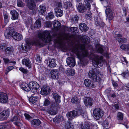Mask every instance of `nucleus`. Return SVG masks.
<instances>
[{
    "mask_svg": "<svg viewBox=\"0 0 129 129\" xmlns=\"http://www.w3.org/2000/svg\"><path fill=\"white\" fill-rule=\"evenodd\" d=\"M80 40L76 41L71 49V52L75 54L81 61L85 57H87L92 61V64L94 67L99 68L103 64L104 60L102 56L92 53L89 54L86 47L89 46L87 49L91 48V46L87 45L89 42V38L85 35L80 36Z\"/></svg>",
    "mask_w": 129,
    "mask_h": 129,
    "instance_id": "nucleus-1",
    "label": "nucleus"
},
{
    "mask_svg": "<svg viewBox=\"0 0 129 129\" xmlns=\"http://www.w3.org/2000/svg\"><path fill=\"white\" fill-rule=\"evenodd\" d=\"M38 36L39 39L43 42L47 43L52 40L54 43L59 47L64 45L67 41L66 38L64 37L60 34L55 36V38L53 39L50 35L49 31L48 30L39 32Z\"/></svg>",
    "mask_w": 129,
    "mask_h": 129,
    "instance_id": "nucleus-2",
    "label": "nucleus"
},
{
    "mask_svg": "<svg viewBox=\"0 0 129 129\" xmlns=\"http://www.w3.org/2000/svg\"><path fill=\"white\" fill-rule=\"evenodd\" d=\"M4 36L6 38L8 39L12 36L15 40L19 41L22 39V35L15 31L13 32L12 28L9 27L6 29L4 33Z\"/></svg>",
    "mask_w": 129,
    "mask_h": 129,
    "instance_id": "nucleus-3",
    "label": "nucleus"
},
{
    "mask_svg": "<svg viewBox=\"0 0 129 129\" xmlns=\"http://www.w3.org/2000/svg\"><path fill=\"white\" fill-rule=\"evenodd\" d=\"M89 77L94 82H98L100 84L103 81V75L96 73L93 70H90L88 73Z\"/></svg>",
    "mask_w": 129,
    "mask_h": 129,
    "instance_id": "nucleus-4",
    "label": "nucleus"
},
{
    "mask_svg": "<svg viewBox=\"0 0 129 129\" xmlns=\"http://www.w3.org/2000/svg\"><path fill=\"white\" fill-rule=\"evenodd\" d=\"M76 110H73L67 113L66 115L69 119L72 120L80 115H82V110L81 109Z\"/></svg>",
    "mask_w": 129,
    "mask_h": 129,
    "instance_id": "nucleus-5",
    "label": "nucleus"
},
{
    "mask_svg": "<svg viewBox=\"0 0 129 129\" xmlns=\"http://www.w3.org/2000/svg\"><path fill=\"white\" fill-rule=\"evenodd\" d=\"M29 86L31 92L34 93V94L38 95V93L37 92L40 87L39 84L37 82L33 81L29 83Z\"/></svg>",
    "mask_w": 129,
    "mask_h": 129,
    "instance_id": "nucleus-6",
    "label": "nucleus"
},
{
    "mask_svg": "<svg viewBox=\"0 0 129 129\" xmlns=\"http://www.w3.org/2000/svg\"><path fill=\"white\" fill-rule=\"evenodd\" d=\"M62 7V4L61 3L58 2L56 3L54 9L56 16L58 17H61L63 14V11L59 9Z\"/></svg>",
    "mask_w": 129,
    "mask_h": 129,
    "instance_id": "nucleus-7",
    "label": "nucleus"
},
{
    "mask_svg": "<svg viewBox=\"0 0 129 129\" xmlns=\"http://www.w3.org/2000/svg\"><path fill=\"white\" fill-rule=\"evenodd\" d=\"M93 116L96 119L98 120L103 115L104 112L99 108L95 109L93 111Z\"/></svg>",
    "mask_w": 129,
    "mask_h": 129,
    "instance_id": "nucleus-8",
    "label": "nucleus"
},
{
    "mask_svg": "<svg viewBox=\"0 0 129 129\" xmlns=\"http://www.w3.org/2000/svg\"><path fill=\"white\" fill-rule=\"evenodd\" d=\"M105 12L107 15V19L109 20H111L113 18L115 14L113 11L110 8H107Z\"/></svg>",
    "mask_w": 129,
    "mask_h": 129,
    "instance_id": "nucleus-9",
    "label": "nucleus"
},
{
    "mask_svg": "<svg viewBox=\"0 0 129 129\" xmlns=\"http://www.w3.org/2000/svg\"><path fill=\"white\" fill-rule=\"evenodd\" d=\"M10 115V111L8 110L3 111L0 113V120H3L6 119Z\"/></svg>",
    "mask_w": 129,
    "mask_h": 129,
    "instance_id": "nucleus-10",
    "label": "nucleus"
},
{
    "mask_svg": "<svg viewBox=\"0 0 129 129\" xmlns=\"http://www.w3.org/2000/svg\"><path fill=\"white\" fill-rule=\"evenodd\" d=\"M84 82L85 85L90 88H94L95 86L93 82L90 79H86L84 80Z\"/></svg>",
    "mask_w": 129,
    "mask_h": 129,
    "instance_id": "nucleus-11",
    "label": "nucleus"
},
{
    "mask_svg": "<svg viewBox=\"0 0 129 129\" xmlns=\"http://www.w3.org/2000/svg\"><path fill=\"white\" fill-rule=\"evenodd\" d=\"M41 1V0H28L27 3V6L29 9L34 10L36 7L35 2Z\"/></svg>",
    "mask_w": 129,
    "mask_h": 129,
    "instance_id": "nucleus-12",
    "label": "nucleus"
},
{
    "mask_svg": "<svg viewBox=\"0 0 129 129\" xmlns=\"http://www.w3.org/2000/svg\"><path fill=\"white\" fill-rule=\"evenodd\" d=\"M66 62L68 65L71 67H73L75 65V58L73 57H68L66 60Z\"/></svg>",
    "mask_w": 129,
    "mask_h": 129,
    "instance_id": "nucleus-13",
    "label": "nucleus"
},
{
    "mask_svg": "<svg viewBox=\"0 0 129 129\" xmlns=\"http://www.w3.org/2000/svg\"><path fill=\"white\" fill-rule=\"evenodd\" d=\"M50 90V88L49 86L44 85L42 88L41 94L42 95H47L49 93Z\"/></svg>",
    "mask_w": 129,
    "mask_h": 129,
    "instance_id": "nucleus-14",
    "label": "nucleus"
},
{
    "mask_svg": "<svg viewBox=\"0 0 129 129\" xmlns=\"http://www.w3.org/2000/svg\"><path fill=\"white\" fill-rule=\"evenodd\" d=\"M51 75L52 79H57L59 76V73L57 70H53L51 71Z\"/></svg>",
    "mask_w": 129,
    "mask_h": 129,
    "instance_id": "nucleus-15",
    "label": "nucleus"
},
{
    "mask_svg": "<svg viewBox=\"0 0 129 129\" xmlns=\"http://www.w3.org/2000/svg\"><path fill=\"white\" fill-rule=\"evenodd\" d=\"M8 100L7 94L5 93L1 92L0 93V103H6Z\"/></svg>",
    "mask_w": 129,
    "mask_h": 129,
    "instance_id": "nucleus-16",
    "label": "nucleus"
},
{
    "mask_svg": "<svg viewBox=\"0 0 129 129\" xmlns=\"http://www.w3.org/2000/svg\"><path fill=\"white\" fill-rule=\"evenodd\" d=\"M20 88L23 90L26 91H28L30 90L29 84L24 82H21L20 84Z\"/></svg>",
    "mask_w": 129,
    "mask_h": 129,
    "instance_id": "nucleus-17",
    "label": "nucleus"
},
{
    "mask_svg": "<svg viewBox=\"0 0 129 129\" xmlns=\"http://www.w3.org/2000/svg\"><path fill=\"white\" fill-rule=\"evenodd\" d=\"M22 63L27 67L30 68L31 67V63L30 60L28 58H25L22 60Z\"/></svg>",
    "mask_w": 129,
    "mask_h": 129,
    "instance_id": "nucleus-18",
    "label": "nucleus"
},
{
    "mask_svg": "<svg viewBox=\"0 0 129 129\" xmlns=\"http://www.w3.org/2000/svg\"><path fill=\"white\" fill-rule=\"evenodd\" d=\"M41 26V19H38L36 21L34 25H33L31 26V28L32 30H34L35 29L37 28H39Z\"/></svg>",
    "mask_w": 129,
    "mask_h": 129,
    "instance_id": "nucleus-19",
    "label": "nucleus"
},
{
    "mask_svg": "<svg viewBox=\"0 0 129 129\" xmlns=\"http://www.w3.org/2000/svg\"><path fill=\"white\" fill-rule=\"evenodd\" d=\"M66 75L68 76H71L74 75L75 74V71L74 69L68 68L65 71Z\"/></svg>",
    "mask_w": 129,
    "mask_h": 129,
    "instance_id": "nucleus-20",
    "label": "nucleus"
},
{
    "mask_svg": "<svg viewBox=\"0 0 129 129\" xmlns=\"http://www.w3.org/2000/svg\"><path fill=\"white\" fill-rule=\"evenodd\" d=\"M79 28L80 30L83 32H85L88 29L86 24L84 23H81L79 24Z\"/></svg>",
    "mask_w": 129,
    "mask_h": 129,
    "instance_id": "nucleus-21",
    "label": "nucleus"
},
{
    "mask_svg": "<svg viewBox=\"0 0 129 129\" xmlns=\"http://www.w3.org/2000/svg\"><path fill=\"white\" fill-rule=\"evenodd\" d=\"M10 14L12 15V20H15L18 19L19 16V14L15 10H11Z\"/></svg>",
    "mask_w": 129,
    "mask_h": 129,
    "instance_id": "nucleus-22",
    "label": "nucleus"
},
{
    "mask_svg": "<svg viewBox=\"0 0 129 129\" xmlns=\"http://www.w3.org/2000/svg\"><path fill=\"white\" fill-rule=\"evenodd\" d=\"M13 115H16L19 117V116L21 117L22 115L21 111L17 109H14L12 110Z\"/></svg>",
    "mask_w": 129,
    "mask_h": 129,
    "instance_id": "nucleus-23",
    "label": "nucleus"
},
{
    "mask_svg": "<svg viewBox=\"0 0 129 129\" xmlns=\"http://www.w3.org/2000/svg\"><path fill=\"white\" fill-rule=\"evenodd\" d=\"M32 95L33 96L29 99V100L30 103L33 104L36 102L37 101L38 98L37 95H38H38L34 94V93L32 94Z\"/></svg>",
    "mask_w": 129,
    "mask_h": 129,
    "instance_id": "nucleus-24",
    "label": "nucleus"
},
{
    "mask_svg": "<svg viewBox=\"0 0 129 129\" xmlns=\"http://www.w3.org/2000/svg\"><path fill=\"white\" fill-rule=\"evenodd\" d=\"M21 48L23 52L25 53L26 52L29 50L30 49V44L27 43H26L24 44V47L23 45H22Z\"/></svg>",
    "mask_w": 129,
    "mask_h": 129,
    "instance_id": "nucleus-25",
    "label": "nucleus"
},
{
    "mask_svg": "<svg viewBox=\"0 0 129 129\" xmlns=\"http://www.w3.org/2000/svg\"><path fill=\"white\" fill-rule=\"evenodd\" d=\"M77 9L79 12L82 13L85 11L86 8L84 5H83L81 3H80Z\"/></svg>",
    "mask_w": 129,
    "mask_h": 129,
    "instance_id": "nucleus-26",
    "label": "nucleus"
},
{
    "mask_svg": "<svg viewBox=\"0 0 129 129\" xmlns=\"http://www.w3.org/2000/svg\"><path fill=\"white\" fill-rule=\"evenodd\" d=\"M53 24V27L55 29L58 30L59 29L60 27L61 24L59 21L55 20L54 21Z\"/></svg>",
    "mask_w": 129,
    "mask_h": 129,
    "instance_id": "nucleus-27",
    "label": "nucleus"
},
{
    "mask_svg": "<svg viewBox=\"0 0 129 129\" xmlns=\"http://www.w3.org/2000/svg\"><path fill=\"white\" fill-rule=\"evenodd\" d=\"M38 11L40 13L44 14L46 11V7L43 5H40L38 9Z\"/></svg>",
    "mask_w": 129,
    "mask_h": 129,
    "instance_id": "nucleus-28",
    "label": "nucleus"
},
{
    "mask_svg": "<svg viewBox=\"0 0 129 129\" xmlns=\"http://www.w3.org/2000/svg\"><path fill=\"white\" fill-rule=\"evenodd\" d=\"M56 65L55 60L54 59H49V66L51 68L55 67Z\"/></svg>",
    "mask_w": 129,
    "mask_h": 129,
    "instance_id": "nucleus-29",
    "label": "nucleus"
},
{
    "mask_svg": "<svg viewBox=\"0 0 129 129\" xmlns=\"http://www.w3.org/2000/svg\"><path fill=\"white\" fill-rule=\"evenodd\" d=\"M41 121L39 119H34L32 120L31 123L34 126H37L41 123Z\"/></svg>",
    "mask_w": 129,
    "mask_h": 129,
    "instance_id": "nucleus-30",
    "label": "nucleus"
},
{
    "mask_svg": "<svg viewBox=\"0 0 129 129\" xmlns=\"http://www.w3.org/2000/svg\"><path fill=\"white\" fill-rule=\"evenodd\" d=\"M48 112L49 114L52 115H55L57 113L56 110L54 108H50L48 111Z\"/></svg>",
    "mask_w": 129,
    "mask_h": 129,
    "instance_id": "nucleus-31",
    "label": "nucleus"
},
{
    "mask_svg": "<svg viewBox=\"0 0 129 129\" xmlns=\"http://www.w3.org/2000/svg\"><path fill=\"white\" fill-rule=\"evenodd\" d=\"M120 47L122 50L127 51L129 52V44H122L120 46Z\"/></svg>",
    "mask_w": 129,
    "mask_h": 129,
    "instance_id": "nucleus-32",
    "label": "nucleus"
},
{
    "mask_svg": "<svg viewBox=\"0 0 129 129\" xmlns=\"http://www.w3.org/2000/svg\"><path fill=\"white\" fill-rule=\"evenodd\" d=\"M53 96L56 102L59 103L60 102V96L58 94L54 93L53 94Z\"/></svg>",
    "mask_w": 129,
    "mask_h": 129,
    "instance_id": "nucleus-33",
    "label": "nucleus"
},
{
    "mask_svg": "<svg viewBox=\"0 0 129 129\" xmlns=\"http://www.w3.org/2000/svg\"><path fill=\"white\" fill-rule=\"evenodd\" d=\"M25 24L27 27H28L31 24L32 22L31 18L30 17H28L27 19L25 21Z\"/></svg>",
    "mask_w": 129,
    "mask_h": 129,
    "instance_id": "nucleus-34",
    "label": "nucleus"
},
{
    "mask_svg": "<svg viewBox=\"0 0 129 129\" xmlns=\"http://www.w3.org/2000/svg\"><path fill=\"white\" fill-rule=\"evenodd\" d=\"M13 47H8L5 50V53L6 54H10L13 52Z\"/></svg>",
    "mask_w": 129,
    "mask_h": 129,
    "instance_id": "nucleus-35",
    "label": "nucleus"
},
{
    "mask_svg": "<svg viewBox=\"0 0 129 129\" xmlns=\"http://www.w3.org/2000/svg\"><path fill=\"white\" fill-rule=\"evenodd\" d=\"M72 6V3L68 1L64 3L63 7L65 9H68Z\"/></svg>",
    "mask_w": 129,
    "mask_h": 129,
    "instance_id": "nucleus-36",
    "label": "nucleus"
},
{
    "mask_svg": "<svg viewBox=\"0 0 129 129\" xmlns=\"http://www.w3.org/2000/svg\"><path fill=\"white\" fill-rule=\"evenodd\" d=\"M84 2L86 4L88 10H90V3H91L92 2V0H84Z\"/></svg>",
    "mask_w": 129,
    "mask_h": 129,
    "instance_id": "nucleus-37",
    "label": "nucleus"
},
{
    "mask_svg": "<svg viewBox=\"0 0 129 129\" xmlns=\"http://www.w3.org/2000/svg\"><path fill=\"white\" fill-rule=\"evenodd\" d=\"M84 102L86 105H92L91 99V98H87L86 100H85L84 101Z\"/></svg>",
    "mask_w": 129,
    "mask_h": 129,
    "instance_id": "nucleus-38",
    "label": "nucleus"
},
{
    "mask_svg": "<svg viewBox=\"0 0 129 129\" xmlns=\"http://www.w3.org/2000/svg\"><path fill=\"white\" fill-rule=\"evenodd\" d=\"M80 100L76 96L73 97L71 100V101L73 103H77L80 102Z\"/></svg>",
    "mask_w": 129,
    "mask_h": 129,
    "instance_id": "nucleus-39",
    "label": "nucleus"
},
{
    "mask_svg": "<svg viewBox=\"0 0 129 129\" xmlns=\"http://www.w3.org/2000/svg\"><path fill=\"white\" fill-rule=\"evenodd\" d=\"M117 117L118 120H122L123 119V115L122 113L119 112L117 114Z\"/></svg>",
    "mask_w": 129,
    "mask_h": 129,
    "instance_id": "nucleus-40",
    "label": "nucleus"
},
{
    "mask_svg": "<svg viewBox=\"0 0 129 129\" xmlns=\"http://www.w3.org/2000/svg\"><path fill=\"white\" fill-rule=\"evenodd\" d=\"M4 17V19L5 23L6 24L9 21L8 19V16L7 13L6 12H3Z\"/></svg>",
    "mask_w": 129,
    "mask_h": 129,
    "instance_id": "nucleus-41",
    "label": "nucleus"
},
{
    "mask_svg": "<svg viewBox=\"0 0 129 129\" xmlns=\"http://www.w3.org/2000/svg\"><path fill=\"white\" fill-rule=\"evenodd\" d=\"M117 40L120 43H125L127 42V40L124 38H118Z\"/></svg>",
    "mask_w": 129,
    "mask_h": 129,
    "instance_id": "nucleus-42",
    "label": "nucleus"
},
{
    "mask_svg": "<svg viewBox=\"0 0 129 129\" xmlns=\"http://www.w3.org/2000/svg\"><path fill=\"white\" fill-rule=\"evenodd\" d=\"M96 52H99L101 53H102L103 51V49L102 47L98 46L96 47Z\"/></svg>",
    "mask_w": 129,
    "mask_h": 129,
    "instance_id": "nucleus-43",
    "label": "nucleus"
},
{
    "mask_svg": "<svg viewBox=\"0 0 129 129\" xmlns=\"http://www.w3.org/2000/svg\"><path fill=\"white\" fill-rule=\"evenodd\" d=\"M3 59L4 61V63L5 64H7L8 63H13V64H15L16 63V62L15 61H10V60L8 58H4Z\"/></svg>",
    "mask_w": 129,
    "mask_h": 129,
    "instance_id": "nucleus-44",
    "label": "nucleus"
},
{
    "mask_svg": "<svg viewBox=\"0 0 129 129\" xmlns=\"http://www.w3.org/2000/svg\"><path fill=\"white\" fill-rule=\"evenodd\" d=\"M82 124L80 125L81 127L80 129H90L89 125L88 123L85 124L84 126L82 127Z\"/></svg>",
    "mask_w": 129,
    "mask_h": 129,
    "instance_id": "nucleus-45",
    "label": "nucleus"
},
{
    "mask_svg": "<svg viewBox=\"0 0 129 129\" xmlns=\"http://www.w3.org/2000/svg\"><path fill=\"white\" fill-rule=\"evenodd\" d=\"M29 43L30 45H40V42L39 41L36 40L33 41Z\"/></svg>",
    "mask_w": 129,
    "mask_h": 129,
    "instance_id": "nucleus-46",
    "label": "nucleus"
},
{
    "mask_svg": "<svg viewBox=\"0 0 129 129\" xmlns=\"http://www.w3.org/2000/svg\"><path fill=\"white\" fill-rule=\"evenodd\" d=\"M54 15L53 13L52 12H50L48 14V16H47V19H52L53 18Z\"/></svg>",
    "mask_w": 129,
    "mask_h": 129,
    "instance_id": "nucleus-47",
    "label": "nucleus"
},
{
    "mask_svg": "<svg viewBox=\"0 0 129 129\" xmlns=\"http://www.w3.org/2000/svg\"><path fill=\"white\" fill-rule=\"evenodd\" d=\"M17 6L19 7H21L24 6V4L21 0H17Z\"/></svg>",
    "mask_w": 129,
    "mask_h": 129,
    "instance_id": "nucleus-48",
    "label": "nucleus"
},
{
    "mask_svg": "<svg viewBox=\"0 0 129 129\" xmlns=\"http://www.w3.org/2000/svg\"><path fill=\"white\" fill-rule=\"evenodd\" d=\"M35 58L36 60V62H35V64L38 63L39 62H40V57L39 55H36V56L35 57Z\"/></svg>",
    "mask_w": 129,
    "mask_h": 129,
    "instance_id": "nucleus-49",
    "label": "nucleus"
},
{
    "mask_svg": "<svg viewBox=\"0 0 129 129\" xmlns=\"http://www.w3.org/2000/svg\"><path fill=\"white\" fill-rule=\"evenodd\" d=\"M102 1V3L103 5L105 7H108V0H100Z\"/></svg>",
    "mask_w": 129,
    "mask_h": 129,
    "instance_id": "nucleus-50",
    "label": "nucleus"
},
{
    "mask_svg": "<svg viewBox=\"0 0 129 129\" xmlns=\"http://www.w3.org/2000/svg\"><path fill=\"white\" fill-rule=\"evenodd\" d=\"M111 118L110 117H108L105 121L104 124H105L108 125L109 123L111 122Z\"/></svg>",
    "mask_w": 129,
    "mask_h": 129,
    "instance_id": "nucleus-51",
    "label": "nucleus"
},
{
    "mask_svg": "<svg viewBox=\"0 0 129 129\" xmlns=\"http://www.w3.org/2000/svg\"><path fill=\"white\" fill-rule=\"evenodd\" d=\"M121 75L129 80V73L124 72L121 74Z\"/></svg>",
    "mask_w": 129,
    "mask_h": 129,
    "instance_id": "nucleus-52",
    "label": "nucleus"
},
{
    "mask_svg": "<svg viewBox=\"0 0 129 129\" xmlns=\"http://www.w3.org/2000/svg\"><path fill=\"white\" fill-rule=\"evenodd\" d=\"M115 37L116 38V40L118 38H121L122 37V35L121 34L119 33L118 32H116L115 33Z\"/></svg>",
    "mask_w": 129,
    "mask_h": 129,
    "instance_id": "nucleus-53",
    "label": "nucleus"
},
{
    "mask_svg": "<svg viewBox=\"0 0 129 129\" xmlns=\"http://www.w3.org/2000/svg\"><path fill=\"white\" fill-rule=\"evenodd\" d=\"M50 104V102L49 100L45 99L44 103V106H46L49 105Z\"/></svg>",
    "mask_w": 129,
    "mask_h": 129,
    "instance_id": "nucleus-54",
    "label": "nucleus"
},
{
    "mask_svg": "<svg viewBox=\"0 0 129 129\" xmlns=\"http://www.w3.org/2000/svg\"><path fill=\"white\" fill-rule=\"evenodd\" d=\"M119 103L118 102H117L116 104L112 105V106L114 107V108L116 110H118L119 109Z\"/></svg>",
    "mask_w": 129,
    "mask_h": 129,
    "instance_id": "nucleus-55",
    "label": "nucleus"
},
{
    "mask_svg": "<svg viewBox=\"0 0 129 129\" xmlns=\"http://www.w3.org/2000/svg\"><path fill=\"white\" fill-rule=\"evenodd\" d=\"M70 29L71 33H74L77 31L78 28L77 27H71Z\"/></svg>",
    "mask_w": 129,
    "mask_h": 129,
    "instance_id": "nucleus-56",
    "label": "nucleus"
},
{
    "mask_svg": "<svg viewBox=\"0 0 129 129\" xmlns=\"http://www.w3.org/2000/svg\"><path fill=\"white\" fill-rule=\"evenodd\" d=\"M19 70L23 73L26 74L27 73V71L23 68L21 67L19 68Z\"/></svg>",
    "mask_w": 129,
    "mask_h": 129,
    "instance_id": "nucleus-57",
    "label": "nucleus"
},
{
    "mask_svg": "<svg viewBox=\"0 0 129 129\" xmlns=\"http://www.w3.org/2000/svg\"><path fill=\"white\" fill-rule=\"evenodd\" d=\"M112 83L113 85L114 88H117L118 87V85L117 83L114 81H112Z\"/></svg>",
    "mask_w": 129,
    "mask_h": 129,
    "instance_id": "nucleus-58",
    "label": "nucleus"
},
{
    "mask_svg": "<svg viewBox=\"0 0 129 129\" xmlns=\"http://www.w3.org/2000/svg\"><path fill=\"white\" fill-rule=\"evenodd\" d=\"M24 115L26 119L28 120H29L31 118L30 116L27 113H25Z\"/></svg>",
    "mask_w": 129,
    "mask_h": 129,
    "instance_id": "nucleus-59",
    "label": "nucleus"
},
{
    "mask_svg": "<svg viewBox=\"0 0 129 129\" xmlns=\"http://www.w3.org/2000/svg\"><path fill=\"white\" fill-rule=\"evenodd\" d=\"M17 116L14 115L13 118L11 119V121H16L18 119V118Z\"/></svg>",
    "mask_w": 129,
    "mask_h": 129,
    "instance_id": "nucleus-60",
    "label": "nucleus"
},
{
    "mask_svg": "<svg viewBox=\"0 0 129 129\" xmlns=\"http://www.w3.org/2000/svg\"><path fill=\"white\" fill-rule=\"evenodd\" d=\"M39 79L40 80H45V77L44 75L41 74H40L39 77Z\"/></svg>",
    "mask_w": 129,
    "mask_h": 129,
    "instance_id": "nucleus-61",
    "label": "nucleus"
},
{
    "mask_svg": "<svg viewBox=\"0 0 129 129\" xmlns=\"http://www.w3.org/2000/svg\"><path fill=\"white\" fill-rule=\"evenodd\" d=\"M13 124L17 126H20L22 125V124L21 123L17 121L14 122Z\"/></svg>",
    "mask_w": 129,
    "mask_h": 129,
    "instance_id": "nucleus-62",
    "label": "nucleus"
},
{
    "mask_svg": "<svg viewBox=\"0 0 129 129\" xmlns=\"http://www.w3.org/2000/svg\"><path fill=\"white\" fill-rule=\"evenodd\" d=\"M78 19V17L77 16H75L72 19L73 21L74 22H77Z\"/></svg>",
    "mask_w": 129,
    "mask_h": 129,
    "instance_id": "nucleus-63",
    "label": "nucleus"
},
{
    "mask_svg": "<svg viewBox=\"0 0 129 129\" xmlns=\"http://www.w3.org/2000/svg\"><path fill=\"white\" fill-rule=\"evenodd\" d=\"M52 25V23L49 22H46L45 23V26L46 27H50Z\"/></svg>",
    "mask_w": 129,
    "mask_h": 129,
    "instance_id": "nucleus-64",
    "label": "nucleus"
}]
</instances>
